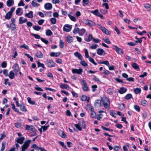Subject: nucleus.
I'll use <instances>...</instances> for the list:
<instances>
[{"label":"nucleus","instance_id":"nucleus-46","mask_svg":"<svg viewBox=\"0 0 151 151\" xmlns=\"http://www.w3.org/2000/svg\"><path fill=\"white\" fill-rule=\"evenodd\" d=\"M37 64L38 67H42L43 68H45L44 65L41 63L39 61H37Z\"/></svg>","mask_w":151,"mask_h":151},{"label":"nucleus","instance_id":"nucleus-39","mask_svg":"<svg viewBox=\"0 0 151 151\" xmlns=\"http://www.w3.org/2000/svg\"><path fill=\"white\" fill-rule=\"evenodd\" d=\"M50 21L52 24H55L56 22V19L54 17H52L50 18Z\"/></svg>","mask_w":151,"mask_h":151},{"label":"nucleus","instance_id":"nucleus-8","mask_svg":"<svg viewBox=\"0 0 151 151\" xmlns=\"http://www.w3.org/2000/svg\"><path fill=\"white\" fill-rule=\"evenodd\" d=\"M73 73H77L78 74H81L83 72V69L81 68L79 69H73L72 70Z\"/></svg>","mask_w":151,"mask_h":151},{"label":"nucleus","instance_id":"nucleus-45","mask_svg":"<svg viewBox=\"0 0 151 151\" xmlns=\"http://www.w3.org/2000/svg\"><path fill=\"white\" fill-rule=\"evenodd\" d=\"M79 29L76 27L73 30V33L74 34L79 33Z\"/></svg>","mask_w":151,"mask_h":151},{"label":"nucleus","instance_id":"nucleus-49","mask_svg":"<svg viewBox=\"0 0 151 151\" xmlns=\"http://www.w3.org/2000/svg\"><path fill=\"white\" fill-rule=\"evenodd\" d=\"M33 29L36 31H39L41 29V27L38 26H35L33 27Z\"/></svg>","mask_w":151,"mask_h":151},{"label":"nucleus","instance_id":"nucleus-64","mask_svg":"<svg viewBox=\"0 0 151 151\" xmlns=\"http://www.w3.org/2000/svg\"><path fill=\"white\" fill-rule=\"evenodd\" d=\"M103 40L106 43L108 44L111 43V42L109 39L107 38H104Z\"/></svg>","mask_w":151,"mask_h":151},{"label":"nucleus","instance_id":"nucleus-7","mask_svg":"<svg viewBox=\"0 0 151 151\" xmlns=\"http://www.w3.org/2000/svg\"><path fill=\"white\" fill-rule=\"evenodd\" d=\"M72 27V25L68 24H65L63 27V30L67 32H69L70 31Z\"/></svg>","mask_w":151,"mask_h":151},{"label":"nucleus","instance_id":"nucleus-21","mask_svg":"<svg viewBox=\"0 0 151 151\" xmlns=\"http://www.w3.org/2000/svg\"><path fill=\"white\" fill-rule=\"evenodd\" d=\"M35 55L37 58H42L43 57L42 53L40 51L37 52Z\"/></svg>","mask_w":151,"mask_h":151},{"label":"nucleus","instance_id":"nucleus-18","mask_svg":"<svg viewBox=\"0 0 151 151\" xmlns=\"http://www.w3.org/2000/svg\"><path fill=\"white\" fill-rule=\"evenodd\" d=\"M27 19L25 18L23 19V17H21L19 18V23L20 24H22L23 23L27 22Z\"/></svg>","mask_w":151,"mask_h":151},{"label":"nucleus","instance_id":"nucleus-58","mask_svg":"<svg viewBox=\"0 0 151 151\" xmlns=\"http://www.w3.org/2000/svg\"><path fill=\"white\" fill-rule=\"evenodd\" d=\"M49 125L47 126H42V128L43 129V131L45 132V131L47 129L48 127H49Z\"/></svg>","mask_w":151,"mask_h":151},{"label":"nucleus","instance_id":"nucleus-50","mask_svg":"<svg viewBox=\"0 0 151 151\" xmlns=\"http://www.w3.org/2000/svg\"><path fill=\"white\" fill-rule=\"evenodd\" d=\"M88 58L90 62L95 65H97V64L95 62L93 58H92L91 57H89Z\"/></svg>","mask_w":151,"mask_h":151},{"label":"nucleus","instance_id":"nucleus-31","mask_svg":"<svg viewBox=\"0 0 151 151\" xmlns=\"http://www.w3.org/2000/svg\"><path fill=\"white\" fill-rule=\"evenodd\" d=\"M104 52V50L101 48H99L97 51V54L99 55H101Z\"/></svg>","mask_w":151,"mask_h":151},{"label":"nucleus","instance_id":"nucleus-61","mask_svg":"<svg viewBox=\"0 0 151 151\" xmlns=\"http://www.w3.org/2000/svg\"><path fill=\"white\" fill-rule=\"evenodd\" d=\"M32 35L34 36L35 38L37 39H40V36L37 34H32Z\"/></svg>","mask_w":151,"mask_h":151},{"label":"nucleus","instance_id":"nucleus-36","mask_svg":"<svg viewBox=\"0 0 151 151\" xmlns=\"http://www.w3.org/2000/svg\"><path fill=\"white\" fill-rule=\"evenodd\" d=\"M141 104L143 106H146L147 105V101L145 100H142L141 102Z\"/></svg>","mask_w":151,"mask_h":151},{"label":"nucleus","instance_id":"nucleus-57","mask_svg":"<svg viewBox=\"0 0 151 151\" xmlns=\"http://www.w3.org/2000/svg\"><path fill=\"white\" fill-rule=\"evenodd\" d=\"M83 6H85V5H87L88 4L89 2V0H83Z\"/></svg>","mask_w":151,"mask_h":151},{"label":"nucleus","instance_id":"nucleus-48","mask_svg":"<svg viewBox=\"0 0 151 151\" xmlns=\"http://www.w3.org/2000/svg\"><path fill=\"white\" fill-rule=\"evenodd\" d=\"M85 56L86 58H89L90 57L88 55V52L87 49H85Z\"/></svg>","mask_w":151,"mask_h":151},{"label":"nucleus","instance_id":"nucleus-54","mask_svg":"<svg viewBox=\"0 0 151 151\" xmlns=\"http://www.w3.org/2000/svg\"><path fill=\"white\" fill-rule=\"evenodd\" d=\"M101 64H104L106 65L108 67L109 66V62L107 60H106L105 61H103L101 63Z\"/></svg>","mask_w":151,"mask_h":151},{"label":"nucleus","instance_id":"nucleus-41","mask_svg":"<svg viewBox=\"0 0 151 151\" xmlns=\"http://www.w3.org/2000/svg\"><path fill=\"white\" fill-rule=\"evenodd\" d=\"M80 64L83 66L86 67L88 66L87 63L84 60H81L80 62Z\"/></svg>","mask_w":151,"mask_h":151},{"label":"nucleus","instance_id":"nucleus-28","mask_svg":"<svg viewBox=\"0 0 151 151\" xmlns=\"http://www.w3.org/2000/svg\"><path fill=\"white\" fill-rule=\"evenodd\" d=\"M20 107L21 110L22 111L24 112H26L27 111V109L23 104H21L20 105Z\"/></svg>","mask_w":151,"mask_h":151},{"label":"nucleus","instance_id":"nucleus-55","mask_svg":"<svg viewBox=\"0 0 151 151\" xmlns=\"http://www.w3.org/2000/svg\"><path fill=\"white\" fill-rule=\"evenodd\" d=\"M52 32L50 30H48L46 32V35L47 36H50L52 34Z\"/></svg>","mask_w":151,"mask_h":151},{"label":"nucleus","instance_id":"nucleus-10","mask_svg":"<svg viewBox=\"0 0 151 151\" xmlns=\"http://www.w3.org/2000/svg\"><path fill=\"white\" fill-rule=\"evenodd\" d=\"M45 9L47 10H50L52 8V5L51 4L47 3L44 5Z\"/></svg>","mask_w":151,"mask_h":151},{"label":"nucleus","instance_id":"nucleus-6","mask_svg":"<svg viewBox=\"0 0 151 151\" xmlns=\"http://www.w3.org/2000/svg\"><path fill=\"white\" fill-rule=\"evenodd\" d=\"M12 68L15 72V75H17L20 69L18 64L17 63H15L13 66Z\"/></svg>","mask_w":151,"mask_h":151},{"label":"nucleus","instance_id":"nucleus-9","mask_svg":"<svg viewBox=\"0 0 151 151\" xmlns=\"http://www.w3.org/2000/svg\"><path fill=\"white\" fill-rule=\"evenodd\" d=\"M113 47L114 49L119 54L121 55L123 54V50L122 49L115 45L113 46Z\"/></svg>","mask_w":151,"mask_h":151},{"label":"nucleus","instance_id":"nucleus-37","mask_svg":"<svg viewBox=\"0 0 151 151\" xmlns=\"http://www.w3.org/2000/svg\"><path fill=\"white\" fill-rule=\"evenodd\" d=\"M91 13L97 16H98V14H99V10L98 9L95 10L94 11H91Z\"/></svg>","mask_w":151,"mask_h":151},{"label":"nucleus","instance_id":"nucleus-38","mask_svg":"<svg viewBox=\"0 0 151 151\" xmlns=\"http://www.w3.org/2000/svg\"><path fill=\"white\" fill-rule=\"evenodd\" d=\"M93 108H92V109H91V117L93 118H94L96 116V113L95 112L93 111Z\"/></svg>","mask_w":151,"mask_h":151},{"label":"nucleus","instance_id":"nucleus-3","mask_svg":"<svg viewBox=\"0 0 151 151\" xmlns=\"http://www.w3.org/2000/svg\"><path fill=\"white\" fill-rule=\"evenodd\" d=\"M45 64L48 67H55V63L52 60H47Z\"/></svg>","mask_w":151,"mask_h":151},{"label":"nucleus","instance_id":"nucleus-17","mask_svg":"<svg viewBox=\"0 0 151 151\" xmlns=\"http://www.w3.org/2000/svg\"><path fill=\"white\" fill-rule=\"evenodd\" d=\"M144 6L148 11H151V5L147 3H145L144 4Z\"/></svg>","mask_w":151,"mask_h":151},{"label":"nucleus","instance_id":"nucleus-11","mask_svg":"<svg viewBox=\"0 0 151 151\" xmlns=\"http://www.w3.org/2000/svg\"><path fill=\"white\" fill-rule=\"evenodd\" d=\"M26 129L27 130L34 131L35 129V127L32 125H26Z\"/></svg>","mask_w":151,"mask_h":151},{"label":"nucleus","instance_id":"nucleus-42","mask_svg":"<svg viewBox=\"0 0 151 151\" xmlns=\"http://www.w3.org/2000/svg\"><path fill=\"white\" fill-rule=\"evenodd\" d=\"M68 16L72 21L74 22H75L76 21V18L74 16H73L70 14H68Z\"/></svg>","mask_w":151,"mask_h":151},{"label":"nucleus","instance_id":"nucleus-26","mask_svg":"<svg viewBox=\"0 0 151 151\" xmlns=\"http://www.w3.org/2000/svg\"><path fill=\"white\" fill-rule=\"evenodd\" d=\"M12 14L8 12L6 14L5 18L6 19L9 20L10 19L12 16Z\"/></svg>","mask_w":151,"mask_h":151},{"label":"nucleus","instance_id":"nucleus-23","mask_svg":"<svg viewBox=\"0 0 151 151\" xmlns=\"http://www.w3.org/2000/svg\"><path fill=\"white\" fill-rule=\"evenodd\" d=\"M60 54L59 52H52L50 53V55L52 57H57L59 56Z\"/></svg>","mask_w":151,"mask_h":151},{"label":"nucleus","instance_id":"nucleus-53","mask_svg":"<svg viewBox=\"0 0 151 151\" xmlns=\"http://www.w3.org/2000/svg\"><path fill=\"white\" fill-rule=\"evenodd\" d=\"M4 84L5 85L8 84L9 86H10L11 85V83L9 82L8 78L5 79Z\"/></svg>","mask_w":151,"mask_h":151},{"label":"nucleus","instance_id":"nucleus-43","mask_svg":"<svg viewBox=\"0 0 151 151\" xmlns=\"http://www.w3.org/2000/svg\"><path fill=\"white\" fill-rule=\"evenodd\" d=\"M59 46L61 48H63L64 47V42L62 40H60Z\"/></svg>","mask_w":151,"mask_h":151},{"label":"nucleus","instance_id":"nucleus-34","mask_svg":"<svg viewBox=\"0 0 151 151\" xmlns=\"http://www.w3.org/2000/svg\"><path fill=\"white\" fill-rule=\"evenodd\" d=\"M10 27L12 31L15 30L16 28V27L15 24H10Z\"/></svg>","mask_w":151,"mask_h":151},{"label":"nucleus","instance_id":"nucleus-12","mask_svg":"<svg viewBox=\"0 0 151 151\" xmlns=\"http://www.w3.org/2000/svg\"><path fill=\"white\" fill-rule=\"evenodd\" d=\"M14 0H8L6 1L7 6L8 7H10L14 5Z\"/></svg>","mask_w":151,"mask_h":151},{"label":"nucleus","instance_id":"nucleus-47","mask_svg":"<svg viewBox=\"0 0 151 151\" xmlns=\"http://www.w3.org/2000/svg\"><path fill=\"white\" fill-rule=\"evenodd\" d=\"M107 93L109 94H112L113 93V90L112 88H109L107 90Z\"/></svg>","mask_w":151,"mask_h":151},{"label":"nucleus","instance_id":"nucleus-22","mask_svg":"<svg viewBox=\"0 0 151 151\" xmlns=\"http://www.w3.org/2000/svg\"><path fill=\"white\" fill-rule=\"evenodd\" d=\"M60 87L62 89H65L68 90L69 89L68 86L66 84H61L60 85Z\"/></svg>","mask_w":151,"mask_h":151},{"label":"nucleus","instance_id":"nucleus-60","mask_svg":"<svg viewBox=\"0 0 151 151\" xmlns=\"http://www.w3.org/2000/svg\"><path fill=\"white\" fill-rule=\"evenodd\" d=\"M97 86L96 85H93L92 86V91L93 92L95 91L96 90Z\"/></svg>","mask_w":151,"mask_h":151},{"label":"nucleus","instance_id":"nucleus-35","mask_svg":"<svg viewBox=\"0 0 151 151\" xmlns=\"http://www.w3.org/2000/svg\"><path fill=\"white\" fill-rule=\"evenodd\" d=\"M110 115L114 117H116V114L114 112V111L113 110H111L110 112Z\"/></svg>","mask_w":151,"mask_h":151},{"label":"nucleus","instance_id":"nucleus-16","mask_svg":"<svg viewBox=\"0 0 151 151\" xmlns=\"http://www.w3.org/2000/svg\"><path fill=\"white\" fill-rule=\"evenodd\" d=\"M9 77L11 79H13L15 77V73L13 72V71L12 70L9 73Z\"/></svg>","mask_w":151,"mask_h":151},{"label":"nucleus","instance_id":"nucleus-19","mask_svg":"<svg viewBox=\"0 0 151 151\" xmlns=\"http://www.w3.org/2000/svg\"><path fill=\"white\" fill-rule=\"evenodd\" d=\"M25 16L30 18L33 17V12L32 11H30L28 13L25 14Z\"/></svg>","mask_w":151,"mask_h":151},{"label":"nucleus","instance_id":"nucleus-2","mask_svg":"<svg viewBox=\"0 0 151 151\" xmlns=\"http://www.w3.org/2000/svg\"><path fill=\"white\" fill-rule=\"evenodd\" d=\"M81 82L83 90L85 91H89V88L86 81L84 79H82Z\"/></svg>","mask_w":151,"mask_h":151},{"label":"nucleus","instance_id":"nucleus-44","mask_svg":"<svg viewBox=\"0 0 151 151\" xmlns=\"http://www.w3.org/2000/svg\"><path fill=\"white\" fill-rule=\"evenodd\" d=\"M132 96L131 94L129 93L127 95L124 97V98L127 99H129L132 98Z\"/></svg>","mask_w":151,"mask_h":151},{"label":"nucleus","instance_id":"nucleus-32","mask_svg":"<svg viewBox=\"0 0 151 151\" xmlns=\"http://www.w3.org/2000/svg\"><path fill=\"white\" fill-rule=\"evenodd\" d=\"M86 32V30L85 29H79V34L80 36L83 35Z\"/></svg>","mask_w":151,"mask_h":151},{"label":"nucleus","instance_id":"nucleus-24","mask_svg":"<svg viewBox=\"0 0 151 151\" xmlns=\"http://www.w3.org/2000/svg\"><path fill=\"white\" fill-rule=\"evenodd\" d=\"M66 40L67 41L68 43H70L73 42V38L72 37L70 36H68L66 37Z\"/></svg>","mask_w":151,"mask_h":151},{"label":"nucleus","instance_id":"nucleus-14","mask_svg":"<svg viewBox=\"0 0 151 151\" xmlns=\"http://www.w3.org/2000/svg\"><path fill=\"white\" fill-rule=\"evenodd\" d=\"M24 139L25 138L24 137H20L17 139V142L18 143L22 144L23 143Z\"/></svg>","mask_w":151,"mask_h":151},{"label":"nucleus","instance_id":"nucleus-56","mask_svg":"<svg viewBox=\"0 0 151 151\" xmlns=\"http://www.w3.org/2000/svg\"><path fill=\"white\" fill-rule=\"evenodd\" d=\"M135 109L137 111L139 112L140 111V107L138 105H135L134 106Z\"/></svg>","mask_w":151,"mask_h":151},{"label":"nucleus","instance_id":"nucleus-51","mask_svg":"<svg viewBox=\"0 0 151 151\" xmlns=\"http://www.w3.org/2000/svg\"><path fill=\"white\" fill-rule=\"evenodd\" d=\"M133 67L135 69H138L139 68L137 64L135 63H134L132 65Z\"/></svg>","mask_w":151,"mask_h":151},{"label":"nucleus","instance_id":"nucleus-4","mask_svg":"<svg viewBox=\"0 0 151 151\" xmlns=\"http://www.w3.org/2000/svg\"><path fill=\"white\" fill-rule=\"evenodd\" d=\"M31 141V140H28L25 142L23 145L22 147L21 151H26L25 150L27 149L29 146Z\"/></svg>","mask_w":151,"mask_h":151},{"label":"nucleus","instance_id":"nucleus-59","mask_svg":"<svg viewBox=\"0 0 151 151\" xmlns=\"http://www.w3.org/2000/svg\"><path fill=\"white\" fill-rule=\"evenodd\" d=\"M98 46V45L96 44L95 45H92L90 46L89 48L92 49H95L97 48Z\"/></svg>","mask_w":151,"mask_h":151},{"label":"nucleus","instance_id":"nucleus-52","mask_svg":"<svg viewBox=\"0 0 151 151\" xmlns=\"http://www.w3.org/2000/svg\"><path fill=\"white\" fill-rule=\"evenodd\" d=\"M75 127L79 130H81L82 129L81 127V125L79 123L75 124Z\"/></svg>","mask_w":151,"mask_h":151},{"label":"nucleus","instance_id":"nucleus-33","mask_svg":"<svg viewBox=\"0 0 151 151\" xmlns=\"http://www.w3.org/2000/svg\"><path fill=\"white\" fill-rule=\"evenodd\" d=\"M27 99L28 102L31 104L34 105L35 104V102L34 101H32L30 97H28Z\"/></svg>","mask_w":151,"mask_h":151},{"label":"nucleus","instance_id":"nucleus-29","mask_svg":"<svg viewBox=\"0 0 151 151\" xmlns=\"http://www.w3.org/2000/svg\"><path fill=\"white\" fill-rule=\"evenodd\" d=\"M58 134L60 136L63 138H65L66 136L65 133L62 131H61L59 132Z\"/></svg>","mask_w":151,"mask_h":151},{"label":"nucleus","instance_id":"nucleus-25","mask_svg":"<svg viewBox=\"0 0 151 151\" xmlns=\"http://www.w3.org/2000/svg\"><path fill=\"white\" fill-rule=\"evenodd\" d=\"M74 55L76 57H78L79 59L81 60L82 59L83 57L78 52H76L74 53Z\"/></svg>","mask_w":151,"mask_h":151},{"label":"nucleus","instance_id":"nucleus-1","mask_svg":"<svg viewBox=\"0 0 151 151\" xmlns=\"http://www.w3.org/2000/svg\"><path fill=\"white\" fill-rule=\"evenodd\" d=\"M102 103L105 108L108 110L110 107V101L109 99L106 97H104L101 99Z\"/></svg>","mask_w":151,"mask_h":151},{"label":"nucleus","instance_id":"nucleus-62","mask_svg":"<svg viewBox=\"0 0 151 151\" xmlns=\"http://www.w3.org/2000/svg\"><path fill=\"white\" fill-rule=\"evenodd\" d=\"M40 39L42 42L45 43L46 44H47L48 43V41L44 38H40Z\"/></svg>","mask_w":151,"mask_h":151},{"label":"nucleus","instance_id":"nucleus-27","mask_svg":"<svg viewBox=\"0 0 151 151\" xmlns=\"http://www.w3.org/2000/svg\"><path fill=\"white\" fill-rule=\"evenodd\" d=\"M141 89L140 88H137L134 89V91L136 94L140 93Z\"/></svg>","mask_w":151,"mask_h":151},{"label":"nucleus","instance_id":"nucleus-63","mask_svg":"<svg viewBox=\"0 0 151 151\" xmlns=\"http://www.w3.org/2000/svg\"><path fill=\"white\" fill-rule=\"evenodd\" d=\"M79 124L80 125L81 127L83 128H85V124L84 122H80L79 123Z\"/></svg>","mask_w":151,"mask_h":151},{"label":"nucleus","instance_id":"nucleus-15","mask_svg":"<svg viewBox=\"0 0 151 151\" xmlns=\"http://www.w3.org/2000/svg\"><path fill=\"white\" fill-rule=\"evenodd\" d=\"M101 100H97L94 103V105L95 107H99L101 106Z\"/></svg>","mask_w":151,"mask_h":151},{"label":"nucleus","instance_id":"nucleus-20","mask_svg":"<svg viewBox=\"0 0 151 151\" xmlns=\"http://www.w3.org/2000/svg\"><path fill=\"white\" fill-rule=\"evenodd\" d=\"M127 91V89L126 88L124 87H122L120 88L118 91V92L120 94H122L125 93Z\"/></svg>","mask_w":151,"mask_h":151},{"label":"nucleus","instance_id":"nucleus-13","mask_svg":"<svg viewBox=\"0 0 151 151\" xmlns=\"http://www.w3.org/2000/svg\"><path fill=\"white\" fill-rule=\"evenodd\" d=\"M22 9L20 8H18L16 11V15L19 16H20L22 14L23 11H21Z\"/></svg>","mask_w":151,"mask_h":151},{"label":"nucleus","instance_id":"nucleus-5","mask_svg":"<svg viewBox=\"0 0 151 151\" xmlns=\"http://www.w3.org/2000/svg\"><path fill=\"white\" fill-rule=\"evenodd\" d=\"M84 22L86 25L89 26H93L95 25L94 22L88 19H84Z\"/></svg>","mask_w":151,"mask_h":151},{"label":"nucleus","instance_id":"nucleus-30","mask_svg":"<svg viewBox=\"0 0 151 151\" xmlns=\"http://www.w3.org/2000/svg\"><path fill=\"white\" fill-rule=\"evenodd\" d=\"M32 5L34 7H37L39 4L37 3V1L36 0H33L32 2Z\"/></svg>","mask_w":151,"mask_h":151},{"label":"nucleus","instance_id":"nucleus-40","mask_svg":"<svg viewBox=\"0 0 151 151\" xmlns=\"http://www.w3.org/2000/svg\"><path fill=\"white\" fill-rule=\"evenodd\" d=\"M6 142H2L1 144V151H3L5 147Z\"/></svg>","mask_w":151,"mask_h":151}]
</instances>
